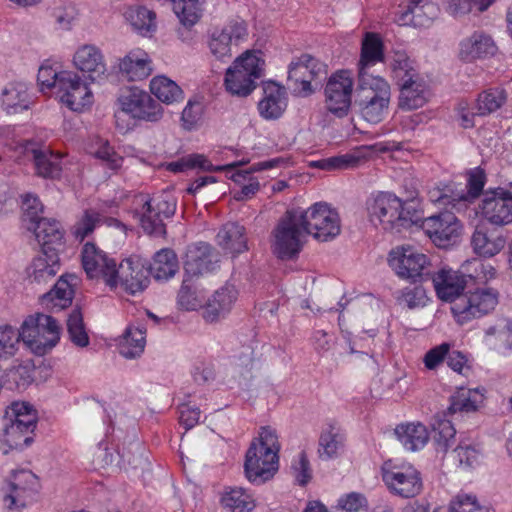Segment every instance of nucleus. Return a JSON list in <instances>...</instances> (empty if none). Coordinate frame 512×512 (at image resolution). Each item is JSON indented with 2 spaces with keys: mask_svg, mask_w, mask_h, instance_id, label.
Here are the masks:
<instances>
[{
  "mask_svg": "<svg viewBox=\"0 0 512 512\" xmlns=\"http://www.w3.org/2000/svg\"><path fill=\"white\" fill-rule=\"evenodd\" d=\"M390 99V85L384 78L366 77L364 74L358 78L354 104L367 122H381L388 113Z\"/></svg>",
  "mask_w": 512,
  "mask_h": 512,
  "instance_id": "39448f33",
  "label": "nucleus"
},
{
  "mask_svg": "<svg viewBox=\"0 0 512 512\" xmlns=\"http://www.w3.org/2000/svg\"><path fill=\"white\" fill-rule=\"evenodd\" d=\"M507 101V92L502 87L488 88L479 93L475 103V114L478 116H488L500 108Z\"/></svg>",
  "mask_w": 512,
  "mask_h": 512,
  "instance_id": "ea45409f",
  "label": "nucleus"
},
{
  "mask_svg": "<svg viewBox=\"0 0 512 512\" xmlns=\"http://www.w3.org/2000/svg\"><path fill=\"white\" fill-rule=\"evenodd\" d=\"M271 249L277 258L289 260L302 250L307 238V226L297 208L287 210L272 231Z\"/></svg>",
  "mask_w": 512,
  "mask_h": 512,
  "instance_id": "423d86ee",
  "label": "nucleus"
},
{
  "mask_svg": "<svg viewBox=\"0 0 512 512\" xmlns=\"http://www.w3.org/2000/svg\"><path fill=\"white\" fill-rule=\"evenodd\" d=\"M449 512H490L488 508L480 506L474 495L460 493L450 503Z\"/></svg>",
  "mask_w": 512,
  "mask_h": 512,
  "instance_id": "0e129e2a",
  "label": "nucleus"
},
{
  "mask_svg": "<svg viewBox=\"0 0 512 512\" xmlns=\"http://www.w3.org/2000/svg\"><path fill=\"white\" fill-rule=\"evenodd\" d=\"M166 168L173 173H179L195 168L209 171L213 169V166L204 155L190 154L168 163Z\"/></svg>",
  "mask_w": 512,
  "mask_h": 512,
  "instance_id": "13d9d810",
  "label": "nucleus"
},
{
  "mask_svg": "<svg viewBox=\"0 0 512 512\" xmlns=\"http://www.w3.org/2000/svg\"><path fill=\"white\" fill-rule=\"evenodd\" d=\"M202 106L199 102L188 101L182 111V127L186 130H192L197 126L202 117Z\"/></svg>",
  "mask_w": 512,
  "mask_h": 512,
  "instance_id": "338daca9",
  "label": "nucleus"
},
{
  "mask_svg": "<svg viewBox=\"0 0 512 512\" xmlns=\"http://www.w3.org/2000/svg\"><path fill=\"white\" fill-rule=\"evenodd\" d=\"M383 480L393 494L403 498L415 497L423 488L420 472L412 466L385 471Z\"/></svg>",
  "mask_w": 512,
  "mask_h": 512,
  "instance_id": "6ab92c4d",
  "label": "nucleus"
},
{
  "mask_svg": "<svg viewBox=\"0 0 512 512\" xmlns=\"http://www.w3.org/2000/svg\"><path fill=\"white\" fill-rule=\"evenodd\" d=\"M120 71L131 81L147 78L152 71L151 60L148 54L136 49L130 51L119 63Z\"/></svg>",
  "mask_w": 512,
  "mask_h": 512,
  "instance_id": "7c9ffc66",
  "label": "nucleus"
},
{
  "mask_svg": "<svg viewBox=\"0 0 512 512\" xmlns=\"http://www.w3.org/2000/svg\"><path fill=\"white\" fill-rule=\"evenodd\" d=\"M384 50L381 38L371 32H367L361 45V55L358 62V78L364 74L366 77H375L368 73V69L378 62H383Z\"/></svg>",
  "mask_w": 512,
  "mask_h": 512,
  "instance_id": "c85d7f7f",
  "label": "nucleus"
},
{
  "mask_svg": "<svg viewBox=\"0 0 512 512\" xmlns=\"http://www.w3.org/2000/svg\"><path fill=\"white\" fill-rule=\"evenodd\" d=\"M474 252L483 257H492L498 254L506 245L502 232L479 225L471 237Z\"/></svg>",
  "mask_w": 512,
  "mask_h": 512,
  "instance_id": "a878e982",
  "label": "nucleus"
},
{
  "mask_svg": "<svg viewBox=\"0 0 512 512\" xmlns=\"http://www.w3.org/2000/svg\"><path fill=\"white\" fill-rule=\"evenodd\" d=\"M247 36V27L242 21H232L221 30H215L210 37L209 49L220 60L230 58L232 47L237 46Z\"/></svg>",
  "mask_w": 512,
  "mask_h": 512,
  "instance_id": "aec40b11",
  "label": "nucleus"
},
{
  "mask_svg": "<svg viewBox=\"0 0 512 512\" xmlns=\"http://www.w3.org/2000/svg\"><path fill=\"white\" fill-rule=\"evenodd\" d=\"M438 12L437 5L430 0H408L404 15H411L415 25L427 26L438 16Z\"/></svg>",
  "mask_w": 512,
  "mask_h": 512,
  "instance_id": "37998d69",
  "label": "nucleus"
},
{
  "mask_svg": "<svg viewBox=\"0 0 512 512\" xmlns=\"http://www.w3.org/2000/svg\"><path fill=\"white\" fill-rule=\"evenodd\" d=\"M326 75L325 65L309 54H302L288 67V81L293 91L306 97L314 92L312 82Z\"/></svg>",
  "mask_w": 512,
  "mask_h": 512,
  "instance_id": "9d476101",
  "label": "nucleus"
},
{
  "mask_svg": "<svg viewBox=\"0 0 512 512\" xmlns=\"http://www.w3.org/2000/svg\"><path fill=\"white\" fill-rule=\"evenodd\" d=\"M485 334L494 338V346L503 349H512V320L501 319L495 325L489 327Z\"/></svg>",
  "mask_w": 512,
  "mask_h": 512,
  "instance_id": "4d7b16f0",
  "label": "nucleus"
},
{
  "mask_svg": "<svg viewBox=\"0 0 512 512\" xmlns=\"http://www.w3.org/2000/svg\"><path fill=\"white\" fill-rule=\"evenodd\" d=\"M32 482L30 470H17L13 474V481L10 483V493L5 494L3 501L8 509L25 507L24 494L29 491Z\"/></svg>",
  "mask_w": 512,
  "mask_h": 512,
  "instance_id": "c9c22d12",
  "label": "nucleus"
},
{
  "mask_svg": "<svg viewBox=\"0 0 512 512\" xmlns=\"http://www.w3.org/2000/svg\"><path fill=\"white\" fill-rule=\"evenodd\" d=\"M238 298V290L232 284H225L216 290L211 298L208 299L204 318L207 321L214 322L227 315Z\"/></svg>",
  "mask_w": 512,
  "mask_h": 512,
  "instance_id": "bb28decb",
  "label": "nucleus"
},
{
  "mask_svg": "<svg viewBox=\"0 0 512 512\" xmlns=\"http://www.w3.org/2000/svg\"><path fill=\"white\" fill-rule=\"evenodd\" d=\"M155 18V13L143 6L132 9L128 13L131 25L142 34H146L155 28Z\"/></svg>",
  "mask_w": 512,
  "mask_h": 512,
  "instance_id": "052dcab7",
  "label": "nucleus"
},
{
  "mask_svg": "<svg viewBox=\"0 0 512 512\" xmlns=\"http://www.w3.org/2000/svg\"><path fill=\"white\" fill-rule=\"evenodd\" d=\"M280 444L276 431L269 426L262 427L257 441L249 447L244 468L250 482L262 483L278 469Z\"/></svg>",
  "mask_w": 512,
  "mask_h": 512,
  "instance_id": "7ed1b4c3",
  "label": "nucleus"
},
{
  "mask_svg": "<svg viewBox=\"0 0 512 512\" xmlns=\"http://www.w3.org/2000/svg\"><path fill=\"white\" fill-rule=\"evenodd\" d=\"M433 439L437 445V450L447 452L451 443L455 440L456 430L451 421L442 419L433 425Z\"/></svg>",
  "mask_w": 512,
  "mask_h": 512,
  "instance_id": "bf43d9fd",
  "label": "nucleus"
},
{
  "mask_svg": "<svg viewBox=\"0 0 512 512\" xmlns=\"http://www.w3.org/2000/svg\"><path fill=\"white\" fill-rule=\"evenodd\" d=\"M451 456L463 468L474 467L480 460V452L471 446L459 445L453 450Z\"/></svg>",
  "mask_w": 512,
  "mask_h": 512,
  "instance_id": "69168bd1",
  "label": "nucleus"
},
{
  "mask_svg": "<svg viewBox=\"0 0 512 512\" xmlns=\"http://www.w3.org/2000/svg\"><path fill=\"white\" fill-rule=\"evenodd\" d=\"M61 81L60 100L70 110L82 111L93 103L91 90L76 73H64Z\"/></svg>",
  "mask_w": 512,
  "mask_h": 512,
  "instance_id": "4be33fe9",
  "label": "nucleus"
},
{
  "mask_svg": "<svg viewBox=\"0 0 512 512\" xmlns=\"http://www.w3.org/2000/svg\"><path fill=\"white\" fill-rule=\"evenodd\" d=\"M30 104V89L26 83H12L2 92V107L8 114H18L28 110Z\"/></svg>",
  "mask_w": 512,
  "mask_h": 512,
  "instance_id": "473e14b6",
  "label": "nucleus"
},
{
  "mask_svg": "<svg viewBox=\"0 0 512 512\" xmlns=\"http://www.w3.org/2000/svg\"><path fill=\"white\" fill-rule=\"evenodd\" d=\"M122 110L134 118L157 122L163 117V108L149 93L137 87L130 88L120 99Z\"/></svg>",
  "mask_w": 512,
  "mask_h": 512,
  "instance_id": "dca6fc26",
  "label": "nucleus"
},
{
  "mask_svg": "<svg viewBox=\"0 0 512 512\" xmlns=\"http://www.w3.org/2000/svg\"><path fill=\"white\" fill-rule=\"evenodd\" d=\"M67 330L71 341L79 347H86L89 344V337L85 330L83 315L79 308H75L67 319Z\"/></svg>",
  "mask_w": 512,
  "mask_h": 512,
  "instance_id": "5fc2aeb1",
  "label": "nucleus"
},
{
  "mask_svg": "<svg viewBox=\"0 0 512 512\" xmlns=\"http://www.w3.org/2000/svg\"><path fill=\"white\" fill-rule=\"evenodd\" d=\"M439 299L451 303V312L460 325L481 318L495 309L498 292L493 288H477L463 293L466 276L451 269H441L432 276Z\"/></svg>",
  "mask_w": 512,
  "mask_h": 512,
  "instance_id": "f257e3e1",
  "label": "nucleus"
},
{
  "mask_svg": "<svg viewBox=\"0 0 512 512\" xmlns=\"http://www.w3.org/2000/svg\"><path fill=\"white\" fill-rule=\"evenodd\" d=\"M62 327L52 316L43 313L34 315V355L49 353L60 341Z\"/></svg>",
  "mask_w": 512,
  "mask_h": 512,
  "instance_id": "412c9836",
  "label": "nucleus"
},
{
  "mask_svg": "<svg viewBox=\"0 0 512 512\" xmlns=\"http://www.w3.org/2000/svg\"><path fill=\"white\" fill-rule=\"evenodd\" d=\"M218 244L232 254H239L248 249L245 228L237 223L223 225L217 234Z\"/></svg>",
  "mask_w": 512,
  "mask_h": 512,
  "instance_id": "72a5a7b5",
  "label": "nucleus"
},
{
  "mask_svg": "<svg viewBox=\"0 0 512 512\" xmlns=\"http://www.w3.org/2000/svg\"><path fill=\"white\" fill-rule=\"evenodd\" d=\"M220 503L228 512H251L255 501L251 494L241 487H225Z\"/></svg>",
  "mask_w": 512,
  "mask_h": 512,
  "instance_id": "4c0bfd02",
  "label": "nucleus"
},
{
  "mask_svg": "<svg viewBox=\"0 0 512 512\" xmlns=\"http://www.w3.org/2000/svg\"><path fill=\"white\" fill-rule=\"evenodd\" d=\"M389 265L402 279L413 283L421 281L428 274V257L412 246H398L389 253Z\"/></svg>",
  "mask_w": 512,
  "mask_h": 512,
  "instance_id": "1a4fd4ad",
  "label": "nucleus"
},
{
  "mask_svg": "<svg viewBox=\"0 0 512 512\" xmlns=\"http://www.w3.org/2000/svg\"><path fill=\"white\" fill-rule=\"evenodd\" d=\"M74 280H76L74 275H62L54 287L40 297V303L47 308L51 304L53 308H58L59 310L71 305L74 296L72 288V281Z\"/></svg>",
  "mask_w": 512,
  "mask_h": 512,
  "instance_id": "c756f323",
  "label": "nucleus"
},
{
  "mask_svg": "<svg viewBox=\"0 0 512 512\" xmlns=\"http://www.w3.org/2000/svg\"><path fill=\"white\" fill-rule=\"evenodd\" d=\"M287 107L285 88L273 81L263 84V98L258 103V111L266 120H275L282 116Z\"/></svg>",
  "mask_w": 512,
  "mask_h": 512,
  "instance_id": "393cba45",
  "label": "nucleus"
},
{
  "mask_svg": "<svg viewBox=\"0 0 512 512\" xmlns=\"http://www.w3.org/2000/svg\"><path fill=\"white\" fill-rule=\"evenodd\" d=\"M208 0H172L173 11L180 23L187 28L201 18L203 6Z\"/></svg>",
  "mask_w": 512,
  "mask_h": 512,
  "instance_id": "c03bdc74",
  "label": "nucleus"
},
{
  "mask_svg": "<svg viewBox=\"0 0 512 512\" xmlns=\"http://www.w3.org/2000/svg\"><path fill=\"white\" fill-rule=\"evenodd\" d=\"M264 64V60L248 51L236 58L225 74L226 90L239 97L250 95L263 76Z\"/></svg>",
  "mask_w": 512,
  "mask_h": 512,
  "instance_id": "0eeeda50",
  "label": "nucleus"
},
{
  "mask_svg": "<svg viewBox=\"0 0 512 512\" xmlns=\"http://www.w3.org/2000/svg\"><path fill=\"white\" fill-rule=\"evenodd\" d=\"M150 90L159 101L166 104L179 102L184 98L183 91L176 82L165 76L154 77L150 82Z\"/></svg>",
  "mask_w": 512,
  "mask_h": 512,
  "instance_id": "a18cd8bd",
  "label": "nucleus"
},
{
  "mask_svg": "<svg viewBox=\"0 0 512 512\" xmlns=\"http://www.w3.org/2000/svg\"><path fill=\"white\" fill-rule=\"evenodd\" d=\"M34 168L43 178L58 179L62 172L61 157L48 149L34 148Z\"/></svg>",
  "mask_w": 512,
  "mask_h": 512,
  "instance_id": "a19ab883",
  "label": "nucleus"
},
{
  "mask_svg": "<svg viewBox=\"0 0 512 512\" xmlns=\"http://www.w3.org/2000/svg\"><path fill=\"white\" fill-rule=\"evenodd\" d=\"M149 270L140 257H129L117 267L115 279L127 293L142 292L149 284Z\"/></svg>",
  "mask_w": 512,
  "mask_h": 512,
  "instance_id": "f3484780",
  "label": "nucleus"
},
{
  "mask_svg": "<svg viewBox=\"0 0 512 512\" xmlns=\"http://www.w3.org/2000/svg\"><path fill=\"white\" fill-rule=\"evenodd\" d=\"M194 279L195 278L184 275L182 285L178 292V305L187 311L196 310L203 305L204 296L196 290Z\"/></svg>",
  "mask_w": 512,
  "mask_h": 512,
  "instance_id": "3c124183",
  "label": "nucleus"
},
{
  "mask_svg": "<svg viewBox=\"0 0 512 512\" xmlns=\"http://www.w3.org/2000/svg\"><path fill=\"white\" fill-rule=\"evenodd\" d=\"M73 62L75 67L87 73L92 81L100 79L107 71L102 51L92 44L80 46L74 54Z\"/></svg>",
  "mask_w": 512,
  "mask_h": 512,
  "instance_id": "b1692460",
  "label": "nucleus"
},
{
  "mask_svg": "<svg viewBox=\"0 0 512 512\" xmlns=\"http://www.w3.org/2000/svg\"><path fill=\"white\" fill-rule=\"evenodd\" d=\"M145 343L144 330L128 327L119 342V353L127 359L139 357L144 351Z\"/></svg>",
  "mask_w": 512,
  "mask_h": 512,
  "instance_id": "79ce46f5",
  "label": "nucleus"
},
{
  "mask_svg": "<svg viewBox=\"0 0 512 512\" xmlns=\"http://www.w3.org/2000/svg\"><path fill=\"white\" fill-rule=\"evenodd\" d=\"M43 204L34 196V237L40 247L34 257V282L45 283L55 277L60 269L59 251L63 246V232L58 221L39 217Z\"/></svg>",
  "mask_w": 512,
  "mask_h": 512,
  "instance_id": "f03ea898",
  "label": "nucleus"
},
{
  "mask_svg": "<svg viewBox=\"0 0 512 512\" xmlns=\"http://www.w3.org/2000/svg\"><path fill=\"white\" fill-rule=\"evenodd\" d=\"M367 506L366 498L356 492L342 496L337 503V508L344 512H360Z\"/></svg>",
  "mask_w": 512,
  "mask_h": 512,
  "instance_id": "774afa93",
  "label": "nucleus"
},
{
  "mask_svg": "<svg viewBox=\"0 0 512 512\" xmlns=\"http://www.w3.org/2000/svg\"><path fill=\"white\" fill-rule=\"evenodd\" d=\"M7 376L18 389H27L32 383L31 360L20 362L9 369Z\"/></svg>",
  "mask_w": 512,
  "mask_h": 512,
  "instance_id": "e2e57ef3",
  "label": "nucleus"
},
{
  "mask_svg": "<svg viewBox=\"0 0 512 512\" xmlns=\"http://www.w3.org/2000/svg\"><path fill=\"white\" fill-rule=\"evenodd\" d=\"M20 342L32 351V315L25 318L17 331L11 325H0V361L13 357Z\"/></svg>",
  "mask_w": 512,
  "mask_h": 512,
  "instance_id": "5701e85b",
  "label": "nucleus"
},
{
  "mask_svg": "<svg viewBox=\"0 0 512 512\" xmlns=\"http://www.w3.org/2000/svg\"><path fill=\"white\" fill-rule=\"evenodd\" d=\"M362 158L363 156L360 155L359 153H349L345 155H340L316 161L313 163V165L317 168L328 171L336 169H345L357 166L359 162L362 160Z\"/></svg>",
  "mask_w": 512,
  "mask_h": 512,
  "instance_id": "680f3d73",
  "label": "nucleus"
},
{
  "mask_svg": "<svg viewBox=\"0 0 512 512\" xmlns=\"http://www.w3.org/2000/svg\"><path fill=\"white\" fill-rule=\"evenodd\" d=\"M423 228L436 246L446 248L458 241L462 225L453 213L446 211L426 218Z\"/></svg>",
  "mask_w": 512,
  "mask_h": 512,
  "instance_id": "4468645a",
  "label": "nucleus"
},
{
  "mask_svg": "<svg viewBox=\"0 0 512 512\" xmlns=\"http://www.w3.org/2000/svg\"><path fill=\"white\" fill-rule=\"evenodd\" d=\"M390 67L398 85L408 83L412 78L418 76L417 71L412 65V61L404 52H396L393 55Z\"/></svg>",
  "mask_w": 512,
  "mask_h": 512,
  "instance_id": "864d4df0",
  "label": "nucleus"
},
{
  "mask_svg": "<svg viewBox=\"0 0 512 512\" xmlns=\"http://www.w3.org/2000/svg\"><path fill=\"white\" fill-rule=\"evenodd\" d=\"M32 426L31 420L11 421L9 425L3 430L0 441L11 449H18L28 447L32 441L30 429Z\"/></svg>",
  "mask_w": 512,
  "mask_h": 512,
  "instance_id": "e433bc0d",
  "label": "nucleus"
},
{
  "mask_svg": "<svg viewBox=\"0 0 512 512\" xmlns=\"http://www.w3.org/2000/svg\"><path fill=\"white\" fill-rule=\"evenodd\" d=\"M252 170L237 171L231 179L240 186V190L234 193L236 201H246L251 199L260 189V183L257 178L252 176Z\"/></svg>",
  "mask_w": 512,
  "mask_h": 512,
  "instance_id": "603ef678",
  "label": "nucleus"
},
{
  "mask_svg": "<svg viewBox=\"0 0 512 512\" xmlns=\"http://www.w3.org/2000/svg\"><path fill=\"white\" fill-rule=\"evenodd\" d=\"M82 265L90 278L102 277L107 286L111 289L118 287V280L115 279L117 264L113 258L93 243L87 242L82 250Z\"/></svg>",
  "mask_w": 512,
  "mask_h": 512,
  "instance_id": "ddd939ff",
  "label": "nucleus"
},
{
  "mask_svg": "<svg viewBox=\"0 0 512 512\" xmlns=\"http://www.w3.org/2000/svg\"><path fill=\"white\" fill-rule=\"evenodd\" d=\"M482 401L483 395L480 394L477 390L461 388L451 396L449 411L451 413L475 412Z\"/></svg>",
  "mask_w": 512,
  "mask_h": 512,
  "instance_id": "09e8293b",
  "label": "nucleus"
},
{
  "mask_svg": "<svg viewBox=\"0 0 512 512\" xmlns=\"http://www.w3.org/2000/svg\"><path fill=\"white\" fill-rule=\"evenodd\" d=\"M480 209L483 218L492 225L512 223V192L503 188L486 191Z\"/></svg>",
  "mask_w": 512,
  "mask_h": 512,
  "instance_id": "2eb2a0df",
  "label": "nucleus"
},
{
  "mask_svg": "<svg viewBox=\"0 0 512 512\" xmlns=\"http://www.w3.org/2000/svg\"><path fill=\"white\" fill-rule=\"evenodd\" d=\"M353 79L349 71L342 70L334 73L326 83L325 107L338 118L348 115L351 107Z\"/></svg>",
  "mask_w": 512,
  "mask_h": 512,
  "instance_id": "9b49d317",
  "label": "nucleus"
},
{
  "mask_svg": "<svg viewBox=\"0 0 512 512\" xmlns=\"http://www.w3.org/2000/svg\"><path fill=\"white\" fill-rule=\"evenodd\" d=\"M64 73H71V71L60 70V65L57 62L45 61L40 66L37 75L40 91L47 93L54 87H57L59 90L62 86L61 79Z\"/></svg>",
  "mask_w": 512,
  "mask_h": 512,
  "instance_id": "de8ad7c7",
  "label": "nucleus"
},
{
  "mask_svg": "<svg viewBox=\"0 0 512 512\" xmlns=\"http://www.w3.org/2000/svg\"><path fill=\"white\" fill-rule=\"evenodd\" d=\"M101 221V214L93 209H87L75 222L71 232L76 240L83 241L90 235Z\"/></svg>",
  "mask_w": 512,
  "mask_h": 512,
  "instance_id": "6e6d98bb",
  "label": "nucleus"
},
{
  "mask_svg": "<svg viewBox=\"0 0 512 512\" xmlns=\"http://www.w3.org/2000/svg\"><path fill=\"white\" fill-rule=\"evenodd\" d=\"M395 435L409 451H417L423 448L429 440L427 428L419 422L398 425L395 429Z\"/></svg>",
  "mask_w": 512,
  "mask_h": 512,
  "instance_id": "f704fd0d",
  "label": "nucleus"
},
{
  "mask_svg": "<svg viewBox=\"0 0 512 512\" xmlns=\"http://www.w3.org/2000/svg\"><path fill=\"white\" fill-rule=\"evenodd\" d=\"M344 434L335 427H330L323 431L319 438L318 453L322 459H331L337 457L344 446Z\"/></svg>",
  "mask_w": 512,
  "mask_h": 512,
  "instance_id": "49530a36",
  "label": "nucleus"
},
{
  "mask_svg": "<svg viewBox=\"0 0 512 512\" xmlns=\"http://www.w3.org/2000/svg\"><path fill=\"white\" fill-rule=\"evenodd\" d=\"M302 222L307 226V235L326 242L334 239L341 231L340 218L336 210L326 203H315L308 209L297 208Z\"/></svg>",
  "mask_w": 512,
  "mask_h": 512,
  "instance_id": "6e6552de",
  "label": "nucleus"
},
{
  "mask_svg": "<svg viewBox=\"0 0 512 512\" xmlns=\"http://www.w3.org/2000/svg\"><path fill=\"white\" fill-rule=\"evenodd\" d=\"M485 183V171L480 167L471 169L467 172V191L461 190L460 192H456V197L453 199L464 202H473L481 195Z\"/></svg>",
  "mask_w": 512,
  "mask_h": 512,
  "instance_id": "8fccbe9b",
  "label": "nucleus"
},
{
  "mask_svg": "<svg viewBox=\"0 0 512 512\" xmlns=\"http://www.w3.org/2000/svg\"><path fill=\"white\" fill-rule=\"evenodd\" d=\"M366 209L370 222L386 231L401 232L418 221L415 212L404 208L402 200L388 192L371 195Z\"/></svg>",
  "mask_w": 512,
  "mask_h": 512,
  "instance_id": "20e7f679",
  "label": "nucleus"
},
{
  "mask_svg": "<svg viewBox=\"0 0 512 512\" xmlns=\"http://www.w3.org/2000/svg\"><path fill=\"white\" fill-rule=\"evenodd\" d=\"M148 270L156 280H168L173 277L179 268L176 254L171 249H161L149 264Z\"/></svg>",
  "mask_w": 512,
  "mask_h": 512,
  "instance_id": "58836bf2",
  "label": "nucleus"
},
{
  "mask_svg": "<svg viewBox=\"0 0 512 512\" xmlns=\"http://www.w3.org/2000/svg\"><path fill=\"white\" fill-rule=\"evenodd\" d=\"M175 210L176 203L168 194L146 200L141 216L143 230L156 237L164 236L166 229L163 219L173 216Z\"/></svg>",
  "mask_w": 512,
  "mask_h": 512,
  "instance_id": "f8f14e48",
  "label": "nucleus"
},
{
  "mask_svg": "<svg viewBox=\"0 0 512 512\" xmlns=\"http://www.w3.org/2000/svg\"><path fill=\"white\" fill-rule=\"evenodd\" d=\"M220 262L219 254L208 243L200 242L189 247L184 263V275L198 278L213 272Z\"/></svg>",
  "mask_w": 512,
  "mask_h": 512,
  "instance_id": "a211bd4d",
  "label": "nucleus"
},
{
  "mask_svg": "<svg viewBox=\"0 0 512 512\" xmlns=\"http://www.w3.org/2000/svg\"><path fill=\"white\" fill-rule=\"evenodd\" d=\"M400 87L399 106L402 109L414 110L418 109L428 100V89L425 81L416 76L408 83H402Z\"/></svg>",
  "mask_w": 512,
  "mask_h": 512,
  "instance_id": "2f4dec72",
  "label": "nucleus"
},
{
  "mask_svg": "<svg viewBox=\"0 0 512 512\" xmlns=\"http://www.w3.org/2000/svg\"><path fill=\"white\" fill-rule=\"evenodd\" d=\"M496 46L492 38L481 31L474 32L460 43L459 56L466 62L493 55Z\"/></svg>",
  "mask_w": 512,
  "mask_h": 512,
  "instance_id": "cd10ccee",
  "label": "nucleus"
}]
</instances>
